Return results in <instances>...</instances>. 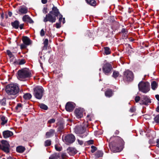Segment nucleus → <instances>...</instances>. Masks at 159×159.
I'll use <instances>...</instances> for the list:
<instances>
[{"label":"nucleus","mask_w":159,"mask_h":159,"mask_svg":"<svg viewBox=\"0 0 159 159\" xmlns=\"http://www.w3.org/2000/svg\"><path fill=\"white\" fill-rule=\"evenodd\" d=\"M5 90L8 95H15L19 93V89L17 84H10L6 86Z\"/></svg>","instance_id":"nucleus-1"},{"label":"nucleus","mask_w":159,"mask_h":159,"mask_svg":"<svg viewBox=\"0 0 159 159\" xmlns=\"http://www.w3.org/2000/svg\"><path fill=\"white\" fill-rule=\"evenodd\" d=\"M31 74L28 69L24 68L18 71L17 77L20 80H23L26 78L31 77Z\"/></svg>","instance_id":"nucleus-2"},{"label":"nucleus","mask_w":159,"mask_h":159,"mask_svg":"<svg viewBox=\"0 0 159 159\" xmlns=\"http://www.w3.org/2000/svg\"><path fill=\"white\" fill-rule=\"evenodd\" d=\"M44 90L41 86H38L34 89L33 94L36 98L40 99L42 98Z\"/></svg>","instance_id":"nucleus-3"},{"label":"nucleus","mask_w":159,"mask_h":159,"mask_svg":"<svg viewBox=\"0 0 159 159\" xmlns=\"http://www.w3.org/2000/svg\"><path fill=\"white\" fill-rule=\"evenodd\" d=\"M150 85L148 82L141 81L138 84L139 90L143 93H147L150 90Z\"/></svg>","instance_id":"nucleus-4"},{"label":"nucleus","mask_w":159,"mask_h":159,"mask_svg":"<svg viewBox=\"0 0 159 159\" xmlns=\"http://www.w3.org/2000/svg\"><path fill=\"white\" fill-rule=\"evenodd\" d=\"M123 78L126 81H132L134 79L133 74L132 71L129 70H125L123 72Z\"/></svg>","instance_id":"nucleus-5"},{"label":"nucleus","mask_w":159,"mask_h":159,"mask_svg":"<svg viewBox=\"0 0 159 159\" xmlns=\"http://www.w3.org/2000/svg\"><path fill=\"white\" fill-rule=\"evenodd\" d=\"M10 145L8 142L6 140H2L0 142V149L6 153H8L10 151Z\"/></svg>","instance_id":"nucleus-6"},{"label":"nucleus","mask_w":159,"mask_h":159,"mask_svg":"<svg viewBox=\"0 0 159 159\" xmlns=\"http://www.w3.org/2000/svg\"><path fill=\"white\" fill-rule=\"evenodd\" d=\"M85 131V128L84 126H76L75 128V131L76 134H82L84 133ZM79 136L80 137L83 138L85 137L86 136V135L84 134L82 135L81 134H80Z\"/></svg>","instance_id":"nucleus-7"},{"label":"nucleus","mask_w":159,"mask_h":159,"mask_svg":"<svg viewBox=\"0 0 159 159\" xmlns=\"http://www.w3.org/2000/svg\"><path fill=\"white\" fill-rule=\"evenodd\" d=\"M63 139H64V142L67 144L72 143H73L75 140V136L72 134H68L64 137Z\"/></svg>","instance_id":"nucleus-8"},{"label":"nucleus","mask_w":159,"mask_h":159,"mask_svg":"<svg viewBox=\"0 0 159 159\" xmlns=\"http://www.w3.org/2000/svg\"><path fill=\"white\" fill-rule=\"evenodd\" d=\"M50 13L46 14L43 20V21L45 22L49 21L52 23L55 22L56 20V17L55 16H53Z\"/></svg>","instance_id":"nucleus-9"},{"label":"nucleus","mask_w":159,"mask_h":159,"mask_svg":"<svg viewBox=\"0 0 159 159\" xmlns=\"http://www.w3.org/2000/svg\"><path fill=\"white\" fill-rule=\"evenodd\" d=\"M151 102L150 99L146 95L141 97L140 103L141 105H147Z\"/></svg>","instance_id":"nucleus-10"},{"label":"nucleus","mask_w":159,"mask_h":159,"mask_svg":"<svg viewBox=\"0 0 159 159\" xmlns=\"http://www.w3.org/2000/svg\"><path fill=\"white\" fill-rule=\"evenodd\" d=\"M112 68V66L111 64L109 63H107L103 66L102 70L104 73L105 74H107L111 71Z\"/></svg>","instance_id":"nucleus-11"},{"label":"nucleus","mask_w":159,"mask_h":159,"mask_svg":"<svg viewBox=\"0 0 159 159\" xmlns=\"http://www.w3.org/2000/svg\"><path fill=\"white\" fill-rule=\"evenodd\" d=\"M75 107V104L71 102H67L65 106L66 110L69 112H71L73 111Z\"/></svg>","instance_id":"nucleus-12"},{"label":"nucleus","mask_w":159,"mask_h":159,"mask_svg":"<svg viewBox=\"0 0 159 159\" xmlns=\"http://www.w3.org/2000/svg\"><path fill=\"white\" fill-rule=\"evenodd\" d=\"M50 14L54 15L56 17L58 16L60 13L59 11V10L57 7L53 6L52 8V10L50 11Z\"/></svg>","instance_id":"nucleus-13"},{"label":"nucleus","mask_w":159,"mask_h":159,"mask_svg":"<svg viewBox=\"0 0 159 159\" xmlns=\"http://www.w3.org/2000/svg\"><path fill=\"white\" fill-rule=\"evenodd\" d=\"M75 115L78 118H81L83 116L82 110L80 109H76L75 110Z\"/></svg>","instance_id":"nucleus-14"},{"label":"nucleus","mask_w":159,"mask_h":159,"mask_svg":"<svg viewBox=\"0 0 159 159\" xmlns=\"http://www.w3.org/2000/svg\"><path fill=\"white\" fill-rule=\"evenodd\" d=\"M13 133L11 131L6 130L3 132V136L4 138H7L13 135Z\"/></svg>","instance_id":"nucleus-15"},{"label":"nucleus","mask_w":159,"mask_h":159,"mask_svg":"<svg viewBox=\"0 0 159 159\" xmlns=\"http://www.w3.org/2000/svg\"><path fill=\"white\" fill-rule=\"evenodd\" d=\"M24 22H27L30 23L32 24L34 23V21L28 15H24L22 18Z\"/></svg>","instance_id":"nucleus-16"},{"label":"nucleus","mask_w":159,"mask_h":159,"mask_svg":"<svg viewBox=\"0 0 159 159\" xmlns=\"http://www.w3.org/2000/svg\"><path fill=\"white\" fill-rule=\"evenodd\" d=\"M19 14H25L27 13L28 9L25 7L21 6L19 8Z\"/></svg>","instance_id":"nucleus-17"},{"label":"nucleus","mask_w":159,"mask_h":159,"mask_svg":"<svg viewBox=\"0 0 159 159\" xmlns=\"http://www.w3.org/2000/svg\"><path fill=\"white\" fill-rule=\"evenodd\" d=\"M67 152L69 154L73 156L77 153V151L75 148H69L67 149Z\"/></svg>","instance_id":"nucleus-18"},{"label":"nucleus","mask_w":159,"mask_h":159,"mask_svg":"<svg viewBox=\"0 0 159 159\" xmlns=\"http://www.w3.org/2000/svg\"><path fill=\"white\" fill-rule=\"evenodd\" d=\"M22 41L23 43L27 45H29L30 43V39L28 37L26 36H25L23 37Z\"/></svg>","instance_id":"nucleus-19"},{"label":"nucleus","mask_w":159,"mask_h":159,"mask_svg":"<svg viewBox=\"0 0 159 159\" xmlns=\"http://www.w3.org/2000/svg\"><path fill=\"white\" fill-rule=\"evenodd\" d=\"M54 130L53 129H51L49 131L46 133V138H48L50 137L53 136L54 134Z\"/></svg>","instance_id":"nucleus-20"},{"label":"nucleus","mask_w":159,"mask_h":159,"mask_svg":"<svg viewBox=\"0 0 159 159\" xmlns=\"http://www.w3.org/2000/svg\"><path fill=\"white\" fill-rule=\"evenodd\" d=\"M60 157L59 153H55L52 154L49 157V159H57Z\"/></svg>","instance_id":"nucleus-21"},{"label":"nucleus","mask_w":159,"mask_h":159,"mask_svg":"<svg viewBox=\"0 0 159 159\" xmlns=\"http://www.w3.org/2000/svg\"><path fill=\"white\" fill-rule=\"evenodd\" d=\"M25 150V148L22 146H19L17 147L16 148V151L17 152L19 153H22Z\"/></svg>","instance_id":"nucleus-22"},{"label":"nucleus","mask_w":159,"mask_h":159,"mask_svg":"<svg viewBox=\"0 0 159 159\" xmlns=\"http://www.w3.org/2000/svg\"><path fill=\"white\" fill-rule=\"evenodd\" d=\"M19 23L17 20H15L14 22H12L11 23L12 26L15 29H18L19 27Z\"/></svg>","instance_id":"nucleus-23"},{"label":"nucleus","mask_w":159,"mask_h":159,"mask_svg":"<svg viewBox=\"0 0 159 159\" xmlns=\"http://www.w3.org/2000/svg\"><path fill=\"white\" fill-rule=\"evenodd\" d=\"M112 91L111 90H108L105 92V95L107 97H111L112 96Z\"/></svg>","instance_id":"nucleus-24"},{"label":"nucleus","mask_w":159,"mask_h":159,"mask_svg":"<svg viewBox=\"0 0 159 159\" xmlns=\"http://www.w3.org/2000/svg\"><path fill=\"white\" fill-rule=\"evenodd\" d=\"M87 2L92 6L96 5V2L94 0H86Z\"/></svg>","instance_id":"nucleus-25"},{"label":"nucleus","mask_w":159,"mask_h":159,"mask_svg":"<svg viewBox=\"0 0 159 159\" xmlns=\"http://www.w3.org/2000/svg\"><path fill=\"white\" fill-rule=\"evenodd\" d=\"M31 94L29 93H26L23 96L24 98L26 100L30 99L31 98Z\"/></svg>","instance_id":"nucleus-26"},{"label":"nucleus","mask_w":159,"mask_h":159,"mask_svg":"<svg viewBox=\"0 0 159 159\" xmlns=\"http://www.w3.org/2000/svg\"><path fill=\"white\" fill-rule=\"evenodd\" d=\"M151 87L152 89L153 90H155L157 87V84L156 82L155 81H153L151 83Z\"/></svg>","instance_id":"nucleus-27"},{"label":"nucleus","mask_w":159,"mask_h":159,"mask_svg":"<svg viewBox=\"0 0 159 159\" xmlns=\"http://www.w3.org/2000/svg\"><path fill=\"white\" fill-rule=\"evenodd\" d=\"M1 120L2 121L1 124L2 125H4L7 122V119L4 116H2L1 117Z\"/></svg>","instance_id":"nucleus-28"},{"label":"nucleus","mask_w":159,"mask_h":159,"mask_svg":"<svg viewBox=\"0 0 159 159\" xmlns=\"http://www.w3.org/2000/svg\"><path fill=\"white\" fill-rule=\"evenodd\" d=\"M121 32L122 34L125 37H127L128 31L126 29L124 28L122 29Z\"/></svg>","instance_id":"nucleus-29"},{"label":"nucleus","mask_w":159,"mask_h":159,"mask_svg":"<svg viewBox=\"0 0 159 159\" xmlns=\"http://www.w3.org/2000/svg\"><path fill=\"white\" fill-rule=\"evenodd\" d=\"M103 153L102 151H97L95 153V156L96 157H99L102 156Z\"/></svg>","instance_id":"nucleus-30"},{"label":"nucleus","mask_w":159,"mask_h":159,"mask_svg":"<svg viewBox=\"0 0 159 159\" xmlns=\"http://www.w3.org/2000/svg\"><path fill=\"white\" fill-rule=\"evenodd\" d=\"M22 105L20 103H18L16 107V109L18 111H20L22 108Z\"/></svg>","instance_id":"nucleus-31"},{"label":"nucleus","mask_w":159,"mask_h":159,"mask_svg":"<svg viewBox=\"0 0 159 159\" xmlns=\"http://www.w3.org/2000/svg\"><path fill=\"white\" fill-rule=\"evenodd\" d=\"M48 39H45L43 42L44 46L43 48L46 49L48 45Z\"/></svg>","instance_id":"nucleus-32"},{"label":"nucleus","mask_w":159,"mask_h":159,"mask_svg":"<svg viewBox=\"0 0 159 159\" xmlns=\"http://www.w3.org/2000/svg\"><path fill=\"white\" fill-rule=\"evenodd\" d=\"M119 75V72L116 71H114L113 73V76L115 78L117 77Z\"/></svg>","instance_id":"nucleus-33"},{"label":"nucleus","mask_w":159,"mask_h":159,"mask_svg":"<svg viewBox=\"0 0 159 159\" xmlns=\"http://www.w3.org/2000/svg\"><path fill=\"white\" fill-rule=\"evenodd\" d=\"M39 107L45 110H46L48 109L47 106L46 105L43 104H40L39 105Z\"/></svg>","instance_id":"nucleus-34"},{"label":"nucleus","mask_w":159,"mask_h":159,"mask_svg":"<svg viewBox=\"0 0 159 159\" xmlns=\"http://www.w3.org/2000/svg\"><path fill=\"white\" fill-rule=\"evenodd\" d=\"M105 50V53L107 55L109 54L110 53V48L107 47H106L104 48Z\"/></svg>","instance_id":"nucleus-35"},{"label":"nucleus","mask_w":159,"mask_h":159,"mask_svg":"<svg viewBox=\"0 0 159 159\" xmlns=\"http://www.w3.org/2000/svg\"><path fill=\"white\" fill-rule=\"evenodd\" d=\"M0 104L3 106H4L6 105V100L5 99L3 98L0 100Z\"/></svg>","instance_id":"nucleus-36"},{"label":"nucleus","mask_w":159,"mask_h":159,"mask_svg":"<svg viewBox=\"0 0 159 159\" xmlns=\"http://www.w3.org/2000/svg\"><path fill=\"white\" fill-rule=\"evenodd\" d=\"M51 141L50 140H47L45 142V146H48L51 145Z\"/></svg>","instance_id":"nucleus-37"},{"label":"nucleus","mask_w":159,"mask_h":159,"mask_svg":"<svg viewBox=\"0 0 159 159\" xmlns=\"http://www.w3.org/2000/svg\"><path fill=\"white\" fill-rule=\"evenodd\" d=\"M154 120L156 122L159 123V115H157L155 117Z\"/></svg>","instance_id":"nucleus-38"},{"label":"nucleus","mask_w":159,"mask_h":159,"mask_svg":"<svg viewBox=\"0 0 159 159\" xmlns=\"http://www.w3.org/2000/svg\"><path fill=\"white\" fill-rule=\"evenodd\" d=\"M91 148H92L91 151L92 153L94 152L97 149L94 146H91Z\"/></svg>","instance_id":"nucleus-39"},{"label":"nucleus","mask_w":159,"mask_h":159,"mask_svg":"<svg viewBox=\"0 0 159 159\" xmlns=\"http://www.w3.org/2000/svg\"><path fill=\"white\" fill-rule=\"evenodd\" d=\"M7 54L10 57H13V55L12 53L9 50H7Z\"/></svg>","instance_id":"nucleus-40"},{"label":"nucleus","mask_w":159,"mask_h":159,"mask_svg":"<svg viewBox=\"0 0 159 159\" xmlns=\"http://www.w3.org/2000/svg\"><path fill=\"white\" fill-rule=\"evenodd\" d=\"M61 23H57L55 24L56 27L57 29H59L61 27Z\"/></svg>","instance_id":"nucleus-41"},{"label":"nucleus","mask_w":159,"mask_h":159,"mask_svg":"<svg viewBox=\"0 0 159 159\" xmlns=\"http://www.w3.org/2000/svg\"><path fill=\"white\" fill-rule=\"evenodd\" d=\"M140 100V98L139 96H137L135 97V100L136 102H138Z\"/></svg>","instance_id":"nucleus-42"},{"label":"nucleus","mask_w":159,"mask_h":159,"mask_svg":"<svg viewBox=\"0 0 159 159\" xmlns=\"http://www.w3.org/2000/svg\"><path fill=\"white\" fill-rule=\"evenodd\" d=\"M27 46V45L24 43L20 45V48L21 49L25 48H26Z\"/></svg>","instance_id":"nucleus-43"},{"label":"nucleus","mask_w":159,"mask_h":159,"mask_svg":"<svg viewBox=\"0 0 159 159\" xmlns=\"http://www.w3.org/2000/svg\"><path fill=\"white\" fill-rule=\"evenodd\" d=\"M55 120L54 119L52 118L48 120V123L50 124H51L55 122Z\"/></svg>","instance_id":"nucleus-44"},{"label":"nucleus","mask_w":159,"mask_h":159,"mask_svg":"<svg viewBox=\"0 0 159 159\" xmlns=\"http://www.w3.org/2000/svg\"><path fill=\"white\" fill-rule=\"evenodd\" d=\"M59 16V22L61 23L62 20L63 19L62 15H61V14H60L59 15V16Z\"/></svg>","instance_id":"nucleus-45"},{"label":"nucleus","mask_w":159,"mask_h":159,"mask_svg":"<svg viewBox=\"0 0 159 159\" xmlns=\"http://www.w3.org/2000/svg\"><path fill=\"white\" fill-rule=\"evenodd\" d=\"M25 61L24 59H21L20 60L19 62V65H22L25 64Z\"/></svg>","instance_id":"nucleus-46"},{"label":"nucleus","mask_w":159,"mask_h":159,"mask_svg":"<svg viewBox=\"0 0 159 159\" xmlns=\"http://www.w3.org/2000/svg\"><path fill=\"white\" fill-rule=\"evenodd\" d=\"M40 35L41 36H43L45 35V32L43 29H42L41 30L40 32Z\"/></svg>","instance_id":"nucleus-47"},{"label":"nucleus","mask_w":159,"mask_h":159,"mask_svg":"<svg viewBox=\"0 0 159 159\" xmlns=\"http://www.w3.org/2000/svg\"><path fill=\"white\" fill-rule=\"evenodd\" d=\"M55 148L56 150L57 151H60L61 150V148L60 147H58L57 145H55Z\"/></svg>","instance_id":"nucleus-48"},{"label":"nucleus","mask_w":159,"mask_h":159,"mask_svg":"<svg viewBox=\"0 0 159 159\" xmlns=\"http://www.w3.org/2000/svg\"><path fill=\"white\" fill-rule=\"evenodd\" d=\"M66 156L65 153H62L61 155V157L62 159H65L66 158Z\"/></svg>","instance_id":"nucleus-49"},{"label":"nucleus","mask_w":159,"mask_h":159,"mask_svg":"<svg viewBox=\"0 0 159 159\" xmlns=\"http://www.w3.org/2000/svg\"><path fill=\"white\" fill-rule=\"evenodd\" d=\"M93 140H91L87 141V143L89 144H93Z\"/></svg>","instance_id":"nucleus-50"},{"label":"nucleus","mask_w":159,"mask_h":159,"mask_svg":"<svg viewBox=\"0 0 159 159\" xmlns=\"http://www.w3.org/2000/svg\"><path fill=\"white\" fill-rule=\"evenodd\" d=\"M129 111L131 112H133L135 111V108L134 107H132L130 108Z\"/></svg>","instance_id":"nucleus-51"},{"label":"nucleus","mask_w":159,"mask_h":159,"mask_svg":"<svg viewBox=\"0 0 159 159\" xmlns=\"http://www.w3.org/2000/svg\"><path fill=\"white\" fill-rule=\"evenodd\" d=\"M77 141L78 142L79 144H80V145H81L83 144V142L82 140H80L79 139H78Z\"/></svg>","instance_id":"nucleus-52"},{"label":"nucleus","mask_w":159,"mask_h":159,"mask_svg":"<svg viewBox=\"0 0 159 159\" xmlns=\"http://www.w3.org/2000/svg\"><path fill=\"white\" fill-rule=\"evenodd\" d=\"M47 8H44L43 10V13H44L45 14H46L47 13Z\"/></svg>","instance_id":"nucleus-53"},{"label":"nucleus","mask_w":159,"mask_h":159,"mask_svg":"<svg viewBox=\"0 0 159 159\" xmlns=\"http://www.w3.org/2000/svg\"><path fill=\"white\" fill-rule=\"evenodd\" d=\"M48 0H42V2L43 4H45L47 2Z\"/></svg>","instance_id":"nucleus-54"},{"label":"nucleus","mask_w":159,"mask_h":159,"mask_svg":"<svg viewBox=\"0 0 159 159\" xmlns=\"http://www.w3.org/2000/svg\"><path fill=\"white\" fill-rule=\"evenodd\" d=\"M24 24H21L19 26V28L20 29H22L23 28V27L24 26Z\"/></svg>","instance_id":"nucleus-55"},{"label":"nucleus","mask_w":159,"mask_h":159,"mask_svg":"<svg viewBox=\"0 0 159 159\" xmlns=\"http://www.w3.org/2000/svg\"><path fill=\"white\" fill-rule=\"evenodd\" d=\"M155 97L159 101V95L158 94L156 95Z\"/></svg>","instance_id":"nucleus-56"},{"label":"nucleus","mask_w":159,"mask_h":159,"mask_svg":"<svg viewBox=\"0 0 159 159\" xmlns=\"http://www.w3.org/2000/svg\"><path fill=\"white\" fill-rule=\"evenodd\" d=\"M157 146L159 148V139L157 140Z\"/></svg>","instance_id":"nucleus-57"},{"label":"nucleus","mask_w":159,"mask_h":159,"mask_svg":"<svg viewBox=\"0 0 159 159\" xmlns=\"http://www.w3.org/2000/svg\"><path fill=\"white\" fill-rule=\"evenodd\" d=\"M119 132L118 130H116L115 132L116 134H119Z\"/></svg>","instance_id":"nucleus-58"},{"label":"nucleus","mask_w":159,"mask_h":159,"mask_svg":"<svg viewBox=\"0 0 159 159\" xmlns=\"http://www.w3.org/2000/svg\"><path fill=\"white\" fill-rule=\"evenodd\" d=\"M8 14L9 16L11 17L12 15V13L11 12H9Z\"/></svg>","instance_id":"nucleus-59"},{"label":"nucleus","mask_w":159,"mask_h":159,"mask_svg":"<svg viewBox=\"0 0 159 159\" xmlns=\"http://www.w3.org/2000/svg\"><path fill=\"white\" fill-rule=\"evenodd\" d=\"M156 111L159 112V106H158L156 109Z\"/></svg>","instance_id":"nucleus-60"},{"label":"nucleus","mask_w":159,"mask_h":159,"mask_svg":"<svg viewBox=\"0 0 159 159\" xmlns=\"http://www.w3.org/2000/svg\"><path fill=\"white\" fill-rule=\"evenodd\" d=\"M63 20L62 22H63V24H64L65 22V18H63Z\"/></svg>","instance_id":"nucleus-61"},{"label":"nucleus","mask_w":159,"mask_h":159,"mask_svg":"<svg viewBox=\"0 0 159 159\" xmlns=\"http://www.w3.org/2000/svg\"><path fill=\"white\" fill-rule=\"evenodd\" d=\"M7 159H13L11 157H8Z\"/></svg>","instance_id":"nucleus-62"},{"label":"nucleus","mask_w":159,"mask_h":159,"mask_svg":"<svg viewBox=\"0 0 159 159\" xmlns=\"http://www.w3.org/2000/svg\"><path fill=\"white\" fill-rule=\"evenodd\" d=\"M101 68H100V69H99V70H100V71H101Z\"/></svg>","instance_id":"nucleus-63"},{"label":"nucleus","mask_w":159,"mask_h":159,"mask_svg":"<svg viewBox=\"0 0 159 159\" xmlns=\"http://www.w3.org/2000/svg\"><path fill=\"white\" fill-rule=\"evenodd\" d=\"M129 46L130 47V48H131V46L129 45Z\"/></svg>","instance_id":"nucleus-64"}]
</instances>
